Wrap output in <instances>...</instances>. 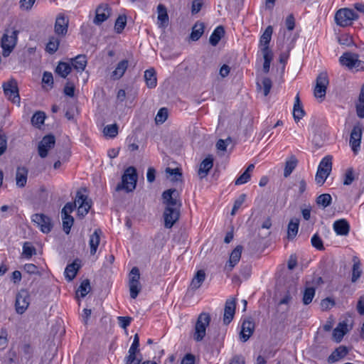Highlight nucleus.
Here are the masks:
<instances>
[{
    "label": "nucleus",
    "instance_id": "1",
    "mask_svg": "<svg viewBox=\"0 0 364 364\" xmlns=\"http://www.w3.org/2000/svg\"><path fill=\"white\" fill-rule=\"evenodd\" d=\"M137 181L136 170L134 167L127 168L122 178V183L117 186L116 190L124 189L127 192H131L136 188Z\"/></svg>",
    "mask_w": 364,
    "mask_h": 364
},
{
    "label": "nucleus",
    "instance_id": "2",
    "mask_svg": "<svg viewBox=\"0 0 364 364\" xmlns=\"http://www.w3.org/2000/svg\"><path fill=\"white\" fill-rule=\"evenodd\" d=\"M210 322V316L208 313H201L196 321L194 332L193 335V339L197 341H201L206 334V328Z\"/></svg>",
    "mask_w": 364,
    "mask_h": 364
},
{
    "label": "nucleus",
    "instance_id": "3",
    "mask_svg": "<svg viewBox=\"0 0 364 364\" xmlns=\"http://www.w3.org/2000/svg\"><path fill=\"white\" fill-rule=\"evenodd\" d=\"M18 31L15 29H6L1 38V46L3 49V55L8 56L15 47Z\"/></svg>",
    "mask_w": 364,
    "mask_h": 364
},
{
    "label": "nucleus",
    "instance_id": "4",
    "mask_svg": "<svg viewBox=\"0 0 364 364\" xmlns=\"http://www.w3.org/2000/svg\"><path fill=\"white\" fill-rule=\"evenodd\" d=\"M358 18V15L353 9L348 8L338 10L335 15L336 23L341 27L351 25L353 21Z\"/></svg>",
    "mask_w": 364,
    "mask_h": 364
},
{
    "label": "nucleus",
    "instance_id": "5",
    "mask_svg": "<svg viewBox=\"0 0 364 364\" xmlns=\"http://www.w3.org/2000/svg\"><path fill=\"white\" fill-rule=\"evenodd\" d=\"M339 62L342 65L351 70L355 68L356 70H364V62L360 60L358 55L352 53H344L339 58Z\"/></svg>",
    "mask_w": 364,
    "mask_h": 364
},
{
    "label": "nucleus",
    "instance_id": "6",
    "mask_svg": "<svg viewBox=\"0 0 364 364\" xmlns=\"http://www.w3.org/2000/svg\"><path fill=\"white\" fill-rule=\"evenodd\" d=\"M163 203L165 208H181L182 204L180 199V193L175 188L165 191L162 194Z\"/></svg>",
    "mask_w": 364,
    "mask_h": 364
},
{
    "label": "nucleus",
    "instance_id": "7",
    "mask_svg": "<svg viewBox=\"0 0 364 364\" xmlns=\"http://www.w3.org/2000/svg\"><path fill=\"white\" fill-rule=\"evenodd\" d=\"M363 129L364 124L358 122L351 130L349 144L354 154H357L360 149Z\"/></svg>",
    "mask_w": 364,
    "mask_h": 364
},
{
    "label": "nucleus",
    "instance_id": "8",
    "mask_svg": "<svg viewBox=\"0 0 364 364\" xmlns=\"http://www.w3.org/2000/svg\"><path fill=\"white\" fill-rule=\"evenodd\" d=\"M2 87L5 95L9 100L13 103H20L18 83L15 79L11 78L7 82H4Z\"/></svg>",
    "mask_w": 364,
    "mask_h": 364
},
{
    "label": "nucleus",
    "instance_id": "9",
    "mask_svg": "<svg viewBox=\"0 0 364 364\" xmlns=\"http://www.w3.org/2000/svg\"><path fill=\"white\" fill-rule=\"evenodd\" d=\"M328 85V77L326 73H321L316 77V86L314 88V94L317 99L325 97L326 93V88Z\"/></svg>",
    "mask_w": 364,
    "mask_h": 364
},
{
    "label": "nucleus",
    "instance_id": "10",
    "mask_svg": "<svg viewBox=\"0 0 364 364\" xmlns=\"http://www.w3.org/2000/svg\"><path fill=\"white\" fill-rule=\"evenodd\" d=\"M31 220L43 233L50 232L53 228L51 219L43 213H36L33 215Z\"/></svg>",
    "mask_w": 364,
    "mask_h": 364
},
{
    "label": "nucleus",
    "instance_id": "11",
    "mask_svg": "<svg viewBox=\"0 0 364 364\" xmlns=\"http://www.w3.org/2000/svg\"><path fill=\"white\" fill-rule=\"evenodd\" d=\"M30 296L28 291L21 289L16 297V311L18 314H22L25 312L29 305Z\"/></svg>",
    "mask_w": 364,
    "mask_h": 364
},
{
    "label": "nucleus",
    "instance_id": "12",
    "mask_svg": "<svg viewBox=\"0 0 364 364\" xmlns=\"http://www.w3.org/2000/svg\"><path fill=\"white\" fill-rule=\"evenodd\" d=\"M55 144V136L52 134L45 136L39 142L38 146V152L41 158H46L48 156V151L54 147Z\"/></svg>",
    "mask_w": 364,
    "mask_h": 364
},
{
    "label": "nucleus",
    "instance_id": "13",
    "mask_svg": "<svg viewBox=\"0 0 364 364\" xmlns=\"http://www.w3.org/2000/svg\"><path fill=\"white\" fill-rule=\"evenodd\" d=\"M180 209L177 208H165L164 212L165 228H171L178 221L180 216Z\"/></svg>",
    "mask_w": 364,
    "mask_h": 364
},
{
    "label": "nucleus",
    "instance_id": "14",
    "mask_svg": "<svg viewBox=\"0 0 364 364\" xmlns=\"http://www.w3.org/2000/svg\"><path fill=\"white\" fill-rule=\"evenodd\" d=\"M75 203L76 205H78L77 208V215L83 218L86 215L89 210L91 208V203L87 200V197L83 194H82L80 191L77 192L76 198H75Z\"/></svg>",
    "mask_w": 364,
    "mask_h": 364
},
{
    "label": "nucleus",
    "instance_id": "15",
    "mask_svg": "<svg viewBox=\"0 0 364 364\" xmlns=\"http://www.w3.org/2000/svg\"><path fill=\"white\" fill-rule=\"evenodd\" d=\"M242 246L237 245L230 253L229 260L224 267V272L229 274L239 262L242 252Z\"/></svg>",
    "mask_w": 364,
    "mask_h": 364
},
{
    "label": "nucleus",
    "instance_id": "16",
    "mask_svg": "<svg viewBox=\"0 0 364 364\" xmlns=\"http://www.w3.org/2000/svg\"><path fill=\"white\" fill-rule=\"evenodd\" d=\"M111 15V8L107 4H100L95 11V17L93 23L95 25H100L105 21Z\"/></svg>",
    "mask_w": 364,
    "mask_h": 364
},
{
    "label": "nucleus",
    "instance_id": "17",
    "mask_svg": "<svg viewBox=\"0 0 364 364\" xmlns=\"http://www.w3.org/2000/svg\"><path fill=\"white\" fill-rule=\"evenodd\" d=\"M235 301L234 299H228L225 301L223 314V323L228 325L234 318L235 313Z\"/></svg>",
    "mask_w": 364,
    "mask_h": 364
},
{
    "label": "nucleus",
    "instance_id": "18",
    "mask_svg": "<svg viewBox=\"0 0 364 364\" xmlns=\"http://www.w3.org/2000/svg\"><path fill=\"white\" fill-rule=\"evenodd\" d=\"M69 20L62 14H60L55 20V32L58 35L65 36L68 32Z\"/></svg>",
    "mask_w": 364,
    "mask_h": 364
},
{
    "label": "nucleus",
    "instance_id": "19",
    "mask_svg": "<svg viewBox=\"0 0 364 364\" xmlns=\"http://www.w3.org/2000/svg\"><path fill=\"white\" fill-rule=\"evenodd\" d=\"M254 330L255 323L251 320H245L241 326V331L240 333V340L242 342H246L252 335Z\"/></svg>",
    "mask_w": 364,
    "mask_h": 364
},
{
    "label": "nucleus",
    "instance_id": "20",
    "mask_svg": "<svg viewBox=\"0 0 364 364\" xmlns=\"http://www.w3.org/2000/svg\"><path fill=\"white\" fill-rule=\"evenodd\" d=\"M272 27L271 26H269L266 28L265 31L261 36L259 39V45L262 47V53H265L266 50L268 53H272V51L269 49V44L272 38Z\"/></svg>",
    "mask_w": 364,
    "mask_h": 364
},
{
    "label": "nucleus",
    "instance_id": "21",
    "mask_svg": "<svg viewBox=\"0 0 364 364\" xmlns=\"http://www.w3.org/2000/svg\"><path fill=\"white\" fill-rule=\"evenodd\" d=\"M213 158L211 155H208L200 164L198 174L200 178L206 177L209 171L213 168Z\"/></svg>",
    "mask_w": 364,
    "mask_h": 364
},
{
    "label": "nucleus",
    "instance_id": "22",
    "mask_svg": "<svg viewBox=\"0 0 364 364\" xmlns=\"http://www.w3.org/2000/svg\"><path fill=\"white\" fill-rule=\"evenodd\" d=\"M28 171L25 166H18L16 172V183L19 188L26 186Z\"/></svg>",
    "mask_w": 364,
    "mask_h": 364
},
{
    "label": "nucleus",
    "instance_id": "23",
    "mask_svg": "<svg viewBox=\"0 0 364 364\" xmlns=\"http://www.w3.org/2000/svg\"><path fill=\"white\" fill-rule=\"evenodd\" d=\"M348 353L347 347L340 346L336 348L328 358V363H333L344 358Z\"/></svg>",
    "mask_w": 364,
    "mask_h": 364
},
{
    "label": "nucleus",
    "instance_id": "24",
    "mask_svg": "<svg viewBox=\"0 0 364 364\" xmlns=\"http://www.w3.org/2000/svg\"><path fill=\"white\" fill-rule=\"evenodd\" d=\"M101 230L96 229L94 232L90 235L89 240V245L90 248V255H95L97 252V247L100 242Z\"/></svg>",
    "mask_w": 364,
    "mask_h": 364
},
{
    "label": "nucleus",
    "instance_id": "25",
    "mask_svg": "<svg viewBox=\"0 0 364 364\" xmlns=\"http://www.w3.org/2000/svg\"><path fill=\"white\" fill-rule=\"evenodd\" d=\"M333 230L338 235H347L350 230V226L347 220L341 219L334 222Z\"/></svg>",
    "mask_w": 364,
    "mask_h": 364
},
{
    "label": "nucleus",
    "instance_id": "26",
    "mask_svg": "<svg viewBox=\"0 0 364 364\" xmlns=\"http://www.w3.org/2000/svg\"><path fill=\"white\" fill-rule=\"evenodd\" d=\"M206 274L204 270L200 269L194 275L193 278L190 284V288L192 290H196L200 287L203 282L205 281Z\"/></svg>",
    "mask_w": 364,
    "mask_h": 364
},
{
    "label": "nucleus",
    "instance_id": "27",
    "mask_svg": "<svg viewBox=\"0 0 364 364\" xmlns=\"http://www.w3.org/2000/svg\"><path fill=\"white\" fill-rule=\"evenodd\" d=\"M347 331V324L345 322L339 323L338 326L333 331L332 337L333 341L337 343L341 342Z\"/></svg>",
    "mask_w": 364,
    "mask_h": 364
},
{
    "label": "nucleus",
    "instance_id": "28",
    "mask_svg": "<svg viewBox=\"0 0 364 364\" xmlns=\"http://www.w3.org/2000/svg\"><path fill=\"white\" fill-rule=\"evenodd\" d=\"M159 26H166L168 22V16L165 6L159 4L157 6Z\"/></svg>",
    "mask_w": 364,
    "mask_h": 364
},
{
    "label": "nucleus",
    "instance_id": "29",
    "mask_svg": "<svg viewBox=\"0 0 364 364\" xmlns=\"http://www.w3.org/2000/svg\"><path fill=\"white\" fill-rule=\"evenodd\" d=\"M144 80L148 87L154 88L156 86L157 79L154 68L146 70L144 72Z\"/></svg>",
    "mask_w": 364,
    "mask_h": 364
},
{
    "label": "nucleus",
    "instance_id": "30",
    "mask_svg": "<svg viewBox=\"0 0 364 364\" xmlns=\"http://www.w3.org/2000/svg\"><path fill=\"white\" fill-rule=\"evenodd\" d=\"M79 269L80 264L76 261L67 265L65 269V275L67 280L69 282L72 281L75 277Z\"/></svg>",
    "mask_w": 364,
    "mask_h": 364
},
{
    "label": "nucleus",
    "instance_id": "31",
    "mask_svg": "<svg viewBox=\"0 0 364 364\" xmlns=\"http://www.w3.org/2000/svg\"><path fill=\"white\" fill-rule=\"evenodd\" d=\"M72 65L78 72H82L85 70L87 65V58L85 55H78L74 58H72Z\"/></svg>",
    "mask_w": 364,
    "mask_h": 364
},
{
    "label": "nucleus",
    "instance_id": "32",
    "mask_svg": "<svg viewBox=\"0 0 364 364\" xmlns=\"http://www.w3.org/2000/svg\"><path fill=\"white\" fill-rule=\"evenodd\" d=\"M353 268H352L351 282L354 283V282H357V280L360 277L363 272H362V269L360 267L361 264H360L358 257H357L356 256H354L353 257Z\"/></svg>",
    "mask_w": 364,
    "mask_h": 364
},
{
    "label": "nucleus",
    "instance_id": "33",
    "mask_svg": "<svg viewBox=\"0 0 364 364\" xmlns=\"http://www.w3.org/2000/svg\"><path fill=\"white\" fill-rule=\"evenodd\" d=\"M254 168V164H250L247 169L235 180V184L240 186L247 183L251 178L250 173L253 171Z\"/></svg>",
    "mask_w": 364,
    "mask_h": 364
},
{
    "label": "nucleus",
    "instance_id": "34",
    "mask_svg": "<svg viewBox=\"0 0 364 364\" xmlns=\"http://www.w3.org/2000/svg\"><path fill=\"white\" fill-rule=\"evenodd\" d=\"M205 25L202 22H197L192 28L190 38L193 41H198L204 33Z\"/></svg>",
    "mask_w": 364,
    "mask_h": 364
},
{
    "label": "nucleus",
    "instance_id": "35",
    "mask_svg": "<svg viewBox=\"0 0 364 364\" xmlns=\"http://www.w3.org/2000/svg\"><path fill=\"white\" fill-rule=\"evenodd\" d=\"M224 34H225L224 28L222 26H218L213 31V32L212 33V34L210 36V38H209L210 43L213 46H217Z\"/></svg>",
    "mask_w": 364,
    "mask_h": 364
},
{
    "label": "nucleus",
    "instance_id": "36",
    "mask_svg": "<svg viewBox=\"0 0 364 364\" xmlns=\"http://www.w3.org/2000/svg\"><path fill=\"white\" fill-rule=\"evenodd\" d=\"M129 62L127 60H121L117 65L115 70L112 72V77L114 79L121 78L128 68Z\"/></svg>",
    "mask_w": 364,
    "mask_h": 364
},
{
    "label": "nucleus",
    "instance_id": "37",
    "mask_svg": "<svg viewBox=\"0 0 364 364\" xmlns=\"http://www.w3.org/2000/svg\"><path fill=\"white\" fill-rule=\"evenodd\" d=\"M298 161L295 156H291L285 162L284 176L288 177L297 166Z\"/></svg>",
    "mask_w": 364,
    "mask_h": 364
},
{
    "label": "nucleus",
    "instance_id": "38",
    "mask_svg": "<svg viewBox=\"0 0 364 364\" xmlns=\"http://www.w3.org/2000/svg\"><path fill=\"white\" fill-rule=\"evenodd\" d=\"M304 111L302 108L301 104L299 100V97L297 95L295 98V102L294 105L293 116L296 122L299 121L304 116Z\"/></svg>",
    "mask_w": 364,
    "mask_h": 364
},
{
    "label": "nucleus",
    "instance_id": "39",
    "mask_svg": "<svg viewBox=\"0 0 364 364\" xmlns=\"http://www.w3.org/2000/svg\"><path fill=\"white\" fill-rule=\"evenodd\" d=\"M72 67L68 63L60 62L55 68V73L60 77L65 78L71 72Z\"/></svg>",
    "mask_w": 364,
    "mask_h": 364
},
{
    "label": "nucleus",
    "instance_id": "40",
    "mask_svg": "<svg viewBox=\"0 0 364 364\" xmlns=\"http://www.w3.org/2000/svg\"><path fill=\"white\" fill-rule=\"evenodd\" d=\"M59 45L60 39L58 37L51 36L46 45V50L50 54H53L58 50Z\"/></svg>",
    "mask_w": 364,
    "mask_h": 364
},
{
    "label": "nucleus",
    "instance_id": "41",
    "mask_svg": "<svg viewBox=\"0 0 364 364\" xmlns=\"http://www.w3.org/2000/svg\"><path fill=\"white\" fill-rule=\"evenodd\" d=\"M299 220L298 219H292L290 220L288 225V238L293 239L296 235L299 230Z\"/></svg>",
    "mask_w": 364,
    "mask_h": 364
},
{
    "label": "nucleus",
    "instance_id": "42",
    "mask_svg": "<svg viewBox=\"0 0 364 364\" xmlns=\"http://www.w3.org/2000/svg\"><path fill=\"white\" fill-rule=\"evenodd\" d=\"M315 288L314 287H306L304 291L303 294V303L304 305H308L311 303L314 296H315Z\"/></svg>",
    "mask_w": 364,
    "mask_h": 364
},
{
    "label": "nucleus",
    "instance_id": "43",
    "mask_svg": "<svg viewBox=\"0 0 364 364\" xmlns=\"http://www.w3.org/2000/svg\"><path fill=\"white\" fill-rule=\"evenodd\" d=\"M90 290H91V287H90V280L85 279L81 282V284L77 291V294L80 293V296L82 298H84L85 296H86L87 295V294L90 291Z\"/></svg>",
    "mask_w": 364,
    "mask_h": 364
},
{
    "label": "nucleus",
    "instance_id": "44",
    "mask_svg": "<svg viewBox=\"0 0 364 364\" xmlns=\"http://www.w3.org/2000/svg\"><path fill=\"white\" fill-rule=\"evenodd\" d=\"M318 169L325 170L331 173L332 170V156L328 155L323 158L318 166Z\"/></svg>",
    "mask_w": 364,
    "mask_h": 364
},
{
    "label": "nucleus",
    "instance_id": "45",
    "mask_svg": "<svg viewBox=\"0 0 364 364\" xmlns=\"http://www.w3.org/2000/svg\"><path fill=\"white\" fill-rule=\"evenodd\" d=\"M332 198L328 193L320 195L316 198V203L318 205H321L323 208L329 206L331 203Z\"/></svg>",
    "mask_w": 364,
    "mask_h": 364
},
{
    "label": "nucleus",
    "instance_id": "46",
    "mask_svg": "<svg viewBox=\"0 0 364 364\" xmlns=\"http://www.w3.org/2000/svg\"><path fill=\"white\" fill-rule=\"evenodd\" d=\"M46 115L43 112H36L31 118L33 125L39 127L44 123Z\"/></svg>",
    "mask_w": 364,
    "mask_h": 364
},
{
    "label": "nucleus",
    "instance_id": "47",
    "mask_svg": "<svg viewBox=\"0 0 364 364\" xmlns=\"http://www.w3.org/2000/svg\"><path fill=\"white\" fill-rule=\"evenodd\" d=\"M63 220V230L66 234H69L71 227L74 223V218L70 215H61Z\"/></svg>",
    "mask_w": 364,
    "mask_h": 364
},
{
    "label": "nucleus",
    "instance_id": "48",
    "mask_svg": "<svg viewBox=\"0 0 364 364\" xmlns=\"http://www.w3.org/2000/svg\"><path fill=\"white\" fill-rule=\"evenodd\" d=\"M330 172L326 171L325 170L317 169L315 176V181L316 183L318 184L319 186H322L326 181V178L330 175Z\"/></svg>",
    "mask_w": 364,
    "mask_h": 364
},
{
    "label": "nucleus",
    "instance_id": "49",
    "mask_svg": "<svg viewBox=\"0 0 364 364\" xmlns=\"http://www.w3.org/2000/svg\"><path fill=\"white\" fill-rule=\"evenodd\" d=\"M127 24V17L124 15L118 16L115 21L114 29L117 33H121Z\"/></svg>",
    "mask_w": 364,
    "mask_h": 364
},
{
    "label": "nucleus",
    "instance_id": "50",
    "mask_svg": "<svg viewBox=\"0 0 364 364\" xmlns=\"http://www.w3.org/2000/svg\"><path fill=\"white\" fill-rule=\"evenodd\" d=\"M262 53L264 58L263 71L267 73L269 71L270 64L273 59V53H268L266 50L265 53Z\"/></svg>",
    "mask_w": 364,
    "mask_h": 364
},
{
    "label": "nucleus",
    "instance_id": "51",
    "mask_svg": "<svg viewBox=\"0 0 364 364\" xmlns=\"http://www.w3.org/2000/svg\"><path fill=\"white\" fill-rule=\"evenodd\" d=\"M103 132L105 136L114 138L118 134V126L116 124L107 125L105 127Z\"/></svg>",
    "mask_w": 364,
    "mask_h": 364
},
{
    "label": "nucleus",
    "instance_id": "52",
    "mask_svg": "<svg viewBox=\"0 0 364 364\" xmlns=\"http://www.w3.org/2000/svg\"><path fill=\"white\" fill-rule=\"evenodd\" d=\"M136 352L128 351V355L124 358V364H141V359L136 358Z\"/></svg>",
    "mask_w": 364,
    "mask_h": 364
},
{
    "label": "nucleus",
    "instance_id": "53",
    "mask_svg": "<svg viewBox=\"0 0 364 364\" xmlns=\"http://www.w3.org/2000/svg\"><path fill=\"white\" fill-rule=\"evenodd\" d=\"M168 117V109L166 107L161 108L155 117V121L156 124H162L164 123Z\"/></svg>",
    "mask_w": 364,
    "mask_h": 364
},
{
    "label": "nucleus",
    "instance_id": "54",
    "mask_svg": "<svg viewBox=\"0 0 364 364\" xmlns=\"http://www.w3.org/2000/svg\"><path fill=\"white\" fill-rule=\"evenodd\" d=\"M311 245L317 249L318 250H323L324 246L323 243V240L321 237L316 233L314 234L311 240Z\"/></svg>",
    "mask_w": 364,
    "mask_h": 364
},
{
    "label": "nucleus",
    "instance_id": "55",
    "mask_svg": "<svg viewBox=\"0 0 364 364\" xmlns=\"http://www.w3.org/2000/svg\"><path fill=\"white\" fill-rule=\"evenodd\" d=\"M246 199V194L242 193L235 200L234 205L231 211V215H235L236 212L241 207Z\"/></svg>",
    "mask_w": 364,
    "mask_h": 364
},
{
    "label": "nucleus",
    "instance_id": "56",
    "mask_svg": "<svg viewBox=\"0 0 364 364\" xmlns=\"http://www.w3.org/2000/svg\"><path fill=\"white\" fill-rule=\"evenodd\" d=\"M166 172L168 173V175L172 177L171 181H181L182 173L180 172L178 168H167Z\"/></svg>",
    "mask_w": 364,
    "mask_h": 364
},
{
    "label": "nucleus",
    "instance_id": "57",
    "mask_svg": "<svg viewBox=\"0 0 364 364\" xmlns=\"http://www.w3.org/2000/svg\"><path fill=\"white\" fill-rule=\"evenodd\" d=\"M129 287L130 296L132 299H136L141 289L140 283L135 284V283H129Z\"/></svg>",
    "mask_w": 364,
    "mask_h": 364
},
{
    "label": "nucleus",
    "instance_id": "58",
    "mask_svg": "<svg viewBox=\"0 0 364 364\" xmlns=\"http://www.w3.org/2000/svg\"><path fill=\"white\" fill-rule=\"evenodd\" d=\"M140 273L139 270L136 267L132 269L129 274V283H140Z\"/></svg>",
    "mask_w": 364,
    "mask_h": 364
},
{
    "label": "nucleus",
    "instance_id": "59",
    "mask_svg": "<svg viewBox=\"0 0 364 364\" xmlns=\"http://www.w3.org/2000/svg\"><path fill=\"white\" fill-rule=\"evenodd\" d=\"M36 254V249L33 247L29 245L28 242H25L23 246V255L26 258H31L33 255Z\"/></svg>",
    "mask_w": 364,
    "mask_h": 364
},
{
    "label": "nucleus",
    "instance_id": "60",
    "mask_svg": "<svg viewBox=\"0 0 364 364\" xmlns=\"http://www.w3.org/2000/svg\"><path fill=\"white\" fill-rule=\"evenodd\" d=\"M8 333L6 328H2L1 329L0 334V350H4L6 348L8 344Z\"/></svg>",
    "mask_w": 364,
    "mask_h": 364
},
{
    "label": "nucleus",
    "instance_id": "61",
    "mask_svg": "<svg viewBox=\"0 0 364 364\" xmlns=\"http://www.w3.org/2000/svg\"><path fill=\"white\" fill-rule=\"evenodd\" d=\"M354 173L352 168H348L344 176L343 184L346 186L350 185L354 181Z\"/></svg>",
    "mask_w": 364,
    "mask_h": 364
},
{
    "label": "nucleus",
    "instance_id": "62",
    "mask_svg": "<svg viewBox=\"0 0 364 364\" xmlns=\"http://www.w3.org/2000/svg\"><path fill=\"white\" fill-rule=\"evenodd\" d=\"M117 320L119 326L126 329L130 325L132 318L129 316H118Z\"/></svg>",
    "mask_w": 364,
    "mask_h": 364
},
{
    "label": "nucleus",
    "instance_id": "63",
    "mask_svg": "<svg viewBox=\"0 0 364 364\" xmlns=\"http://www.w3.org/2000/svg\"><path fill=\"white\" fill-rule=\"evenodd\" d=\"M75 207V201L74 203H67L62 209L61 215H70L74 210Z\"/></svg>",
    "mask_w": 364,
    "mask_h": 364
},
{
    "label": "nucleus",
    "instance_id": "64",
    "mask_svg": "<svg viewBox=\"0 0 364 364\" xmlns=\"http://www.w3.org/2000/svg\"><path fill=\"white\" fill-rule=\"evenodd\" d=\"M355 111L358 117L360 119L364 118V102L360 101H355Z\"/></svg>",
    "mask_w": 364,
    "mask_h": 364
}]
</instances>
